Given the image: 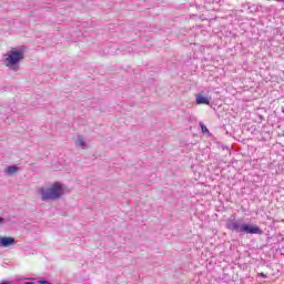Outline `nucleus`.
Returning <instances> with one entry per match:
<instances>
[{
  "label": "nucleus",
  "instance_id": "f257e3e1",
  "mask_svg": "<svg viewBox=\"0 0 284 284\" xmlns=\"http://www.w3.org/2000/svg\"><path fill=\"white\" fill-rule=\"evenodd\" d=\"M39 192L43 202H50L52 200H59L62 197L64 189L60 182H54V184H51V186H41Z\"/></svg>",
  "mask_w": 284,
  "mask_h": 284
},
{
  "label": "nucleus",
  "instance_id": "f03ea898",
  "mask_svg": "<svg viewBox=\"0 0 284 284\" xmlns=\"http://www.w3.org/2000/svg\"><path fill=\"white\" fill-rule=\"evenodd\" d=\"M229 231H236L237 233H247L251 235L261 233L260 226H253L251 224H240L236 220H229L226 223Z\"/></svg>",
  "mask_w": 284,
  "mask_h": 284
},
{
  "label": "nucleus",
  "instance_id": "7ed1b4c3",
  "mask_svg": "<svg viewBox=\"0 0 284 284\" xmlns=\"http://www.w3.org/2000/svg\"><path fill=\"white\" fill-rule=\"evenodd\" d=\"M26 58L23 50H18L17 48H11L7 54H4V63L7 68H17L21 61Z\"/></svg>",
  "mask_w": 284,
  "mask_h": 284
},
{
  "label": "nucleus",
  "instance_id": "20e7f679",
  "mask_svg": "<svg viewBox=\"0 0 284 284\" xmlns=\"http://www.w3.org/2000/svg\"><path fill=\"white\" fill-rule=\"evenodd\" d=\"M195 100L197 105H210V98L204 95L203 91H201V93H196Z\"/></svg>",
  "mask_w": 284,
  "mask_h": 284
},
{
  "label": "nucleus",
  "instance_id": "39448f33",
  "mask_svg": "<svg viewBox=\"0 0 284 284\" xmlns=\"http://www.w3.org/2000/svg\"><path fill=\"white\" fill-rule=\"evenodd\" d=\"M13 244H16L14 237H2V236H0V246L8 247V246H12Z\"/></svg>",
  "mask_w": 284,
  "mask_h": 284
},
{
  "label": "nucleus",
  "instance_id": "423d86ee",
  "mask_svg": "<svg viewBox=\"0 0 284 284\" xmlns=\"http://www.w3.org/2000/svg\"><path fill=\"white\" fill-rule=\"evenodd\" d=\"M18 170H19L18 166H8L6 169L7 173H9V175H12L13 173H17Z\"/></svg>",
  "mask_w": 284,
  "mask_h": 284
},
{
  "label": "nucleus",
  "instance_id": "0eeeda50",
  "mask_svg": "<svg viewBox=\"0 0 284 284\" xmlns=\"http://www.w3.org/2000/svg\"><path fill=\"white\" fill-rule=\"evenodd\" d=\"M77 144H78L79 146H85V140H84V138L79 136L78 140H77Z\"/></svg>",
  "mask_w": 284,
  "mask_h": 284
},
{
  "label": "nucleus",
  "instance_id": "6e6552de",
  "mask_svg": "<svg viewBox=\"0 0 284 284\" xmlns=\"http://www.w3.org/2000/svg\"><path fill=\"white\" fill-rule=\"evenodd\" d=\"M200 125L203 133H210V129L204 124V122H200Z\"/></svg>",
  "mask_w": 284,
  "mask_h": 284
},
{
  "label": "nucleus",
  "instance_id": "1a4fd4ad",
  "mask_svg": "<svg viewBox=\"0 0 284 284\" xmlns=\"http://www.w3.org/2000/svg\"><path fill=\"white\" fill-rule=\"evenodd\" d=\"M39 283H41V284H53V283H50V281H45V280L39 281Z\"/></svg>",
  "mask_w": 284,
  "mask_h": 284
},
{
  "label": "nucleus",
  "instance_id": "9d476101",
  "mask_svg": "<svg viewBox=\"0 0 284 284\" xmlns=\"http://www.w3.org/2000/svg\"><path fill=\"white\" fill-rule=\"evenodd\" d=\"M261 276H263L265 278L267 276V274H265V272H261Z\"/></svg>",
  "mask_w": 284,
  "mask_h": 284
},
{
  "label": "nucleus",
  "instance_id": "9b49d317",
  "mask_svg": "<svg viewBox=\"0 0 284 284\" xmlns=\"http://www.w3.org/2000/svg\"><path fill=\"white\" fill-rule=\"evenodd\" d=\"M0 284H9V281H4L3 283H0Z\"/></svg>",
  "mask_w": 284,
  "mask_h": 284
},
{
  "label": "nucleus",
  "instance_id": "f8f14e48",
  "mask_svg": "<svg viewBox=\"0 0 284 284\" xmlns=\"http://www.w3.org/2000/svg\"><path fill=\"white\" fill-rule=\"evenodd\" d=\"M0 222H3L2 217H0Z\"/></svg>",
  "mask_w": 284,
  "mask_h": 284
},
{
  "label": "nucleus",
  "instance_id": "ddd939ff",
  "mask_svg": "<svg viewBox=\"0 0 284 284\" xmlns=\"http://www.w3.org/2000/svg\"><path fill=\"white\" fill-rule=\"evenodd\" d=\"M29 284H33V283L31 282V283H29Z\"/></svg>",
  "mask_w": 284,
  "mask_h": 284
}]
</instances>
